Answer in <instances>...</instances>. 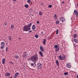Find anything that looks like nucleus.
Returning a JSON list of instances; mask_svg holds the SVG:
<instances>
[{
	"label": "nucleus",
	"mask_w": 78,
	"mask_h": 78,
	"mask_svg": "<svg viewBox=\"0 0 78 78\" xmlns=\"http://www.w3.org/2000/svg\"><path fill=\"white\" fill-rule=\"evenodd\" d=\"M32 24H33V23H31L27 25L24 26L23 29V31H28L30 30H31L30 27H31Z\"/></svg>",
	"instance_id": "obj_1"
},
{
	"label": "nucleus",
	"mask_w": 78,
	"mask_h": 78,
	"mask_svg": "<svg viewBox=\"0 0 78 78\" xmlns=\"http://www.w3.org/2000/svg\"><path fill=\"white\" fill-rule=\"evenodd\" d=\"M30 59H31L33 62H36L37 59H38L37 55L35 54V55H34L30 58Z\"/></svg>",
	"instance_id": "obj_2"
},
{
	"label": "nucleus",
	"mask_w": 78,
	"mask_h": 78,
	"mask_svg": "<svg viewBox=\"0 0 78 78\" xmlns=\"http://www.w3.org/2000/svg\"><path fill=\"white\" fill-rule=\"evenodd\" d=\"M37 69H40L42 68V64L40 62L38 63L37 64Z\"/></svg>",
	"instance_id": "obj_3"
},
{
	"label": "nucleus",
	"mask_w": 78,
	"mask_h": 78,
	"mask_svg": "<svg viewBox=\"0 0 78 78\" xmlns=\"http://www.w3.org/2000/svg\"><path fill=\"white\" fill-rule=\"evenodd\" d=\"M60 20L62 22H64L66 20H65L64 17H61L60 18Z\"/></svg>",
	"instance_id": "obj_4"
},
{
	"label": "nucleus",
	"mask_w": 78,
	"mask_h": 78,
	"mask_svg": "<svg viewBox=\"0 0 78 78\" xmlns=\"http://www.w3.org/2000/svg\"><path fill=\"white\" fill-rule=\"evenodd\" d=\"M74 13L76 15V17H77L78 18V12L76 10V9H75L74 11Z\"/></svg>",
	"instance_id": "obj_5"
},
{
	"label": "nucleus",
	"mask_w": 78,
	"mask_h": 78,
	"mask_svg": "<svg viewBox=\"0 0 78 78\" xmlns=\"http://www.w3.org/2000/svg\"><path fill=\"white\" fill-rule=\"evenodd\" d=\"M1 49H3L4 48V46L5 45V43L3 42H2L1 43Z\"/></svg>",
	"instance_id": "obj_6"
},
{
	"label": "nucleus",
	"mask_w": 78,
	"mask_h": 78,
	"mask_svg": "<svg viewBox=\"0 0 78 78\" xmlns=\"http://www.w3.org/2000/svg\"><path fill=\"white\" fill-rule=\"evenodd\" d=\"M66 66L68 68H70L72 66H71V64L69 63H67L66 64Z\"/></svg>",
	"instance_id": "obj_7"
},
{
	"label": "nucleus",
	"mask_w": 78,
	"mask_h": 78,
	"mask_svg": "<svg viewBox=\"0 0 78 78\" xmlns=\"http://www.w3.org/2000/svg\"><path fill=\"white\" fill-rule=\"evenodd\" d=\"M27 52H24L23 55V57L25 58L26 56H27Z\"/></svg>",
	"instance_id": "obj_8"
},
{
	"label": "nucleus",
	"mask_w": 78,
	"mask_h": 78,
	"mask_svg": "<svg viewBox=\"0 0 78 78\" xmlns=\"http://www.w3.org/2000/svg\"><path fill=\"white\" fill-rule=\"evenodd\" d=\"M58 59L61 60V61H62L63 60V58H62V56L61 55H60L58 57Z\"/></svg>",
	"instance_id": "obj_9"
},
{
	"label": "nucleus",
	"mask_w": 78,
	"mask_h": 78,
	"mask_svg": "<svg viewBox=\"0 0 78 78\" xmlns=\"http://www.w3.org/2000/svg\"><path fill=\"white\" fill-rule=\"evenodd\" d=\"M11 75L10 73H5V76H9V75Z\"/></svg>",
	"instance_id": "obj_10"
},
{
	"label": "nucleus",
	"mask_w": 78,
	"mask_h": 78,
	"mask_svg": "<svg viewBox=\"0 0 78 78\" xmlns=\"http://www.w3.org/2000/svg\"><path fill=\"white\" fill-rule=\"evenodd\" d=\"M46 42V39H43V44L44 45H45V43Z\"/></svg>",
	"instance_id": "obj_11"
},
{
	"label": "nucleus",
	"mask_w": 78,
	"mask_h": 78,
	"mask_svg": "<svg viewBox=\"0 0 78 78\" xmlns=\"http://www.w3.org/2000/svg\"><path fill=\"white\" fill-rule=\"evenodd\" d=\"M2 64H4L5 62V58H3L2 60Z\"/></svg>",
	"instance_id": "obj_12"
},
{
	"label": "nucleus",
	"mask_w": 78,
	"mask_h": 78,
	"mask_svg": "<svg viewBox=\"0 0 78 78\" xmlns=\"http://www.w3.org/2000/svg\"><path fill=\"white\" fill-rule=\"evenodd\" d=\"M35 28H36V25H33L32 26V30H35Z\"/></svg>",
	"instance_id": "obj_13"
},
{
	"label": "nucleus",
	"mask_w": 78,
	"mask_h": 78,
	"mask_svg": "<svg viewBox=\"0 0 78 78\" xmlns=\"http://www.w3.org/2000/svg\"><path fill=\"white\" fill-rule=\"evenodd\" d=\"M24 7H25L26 8H28L29 7V5L28 4H26L24 5Z\"/></svg>",
	"instance_id": "obj_14"
},
{
	"label": "nucleus",
	"mask_w": 78,
	"mask_h": 78,
	"mask_svg": "<svg viewBox=\"0 0 78 78\" xmlns=\"http://www.w3.org/2000/svg\"><path fill=\"white\" fill-rule=\"evenodd\" d=\"M34 3V2L33 1H31L29 3V4L30 5H31L33 3Z\"/></svg>",
	"instance_id": "obj_15"
},
{
	"label": "nucleus",
	"mask_w": 78,
	"mask_h": 78,
	"mask_svg": "<svg viewBox=\"0 0 78 78\" xmlns=\"http://www.w3.org/2000/svg\"><path fill=\"white\" fill-rule=\"evenodd\" d=\"M56 63L57 64V66H59V62L57 60L56 61Z\"/></svg>",
	"instance_id": "obj_16"
},
{
	"label": "nucleus",
	"mask_w": 78,
	"mask_h": 78,
	"mask_svg": "<svg viewBox=\"0 0 78 78\" xmlns=\"http://www.w3.org/2000/svg\"><path fill=\"white\" fill-rule=\"evenodd\" d=\"M73 41L76 43H78V40H77V39H74Z\"/></svg>",
	"instance_id": "obj_17"
},
{
	"label": "nucleus",
	"mask_w": 78,
	"mask_h": 78,
	"mask_svg": "<svg viewBox=\"0 0 78 78\" xmlns=\"http://www.w3.org/2000/svg\"><path fill=\"white\" fill-rule=\"evenodd\" d=\"M55 23L56 24H57V25H59V21L57 20L55 21Z\"/></svg>",
	"instance_id": "obj_18"
},
{
	"label": "nucleus",
	"mask_w": 78,
	"mask_h": 78,
	"mask_svg": "<svg viewBox=\"0 0 78 78\" xmlns=\"http://www.w3.org/2000/svg\"><path fill=\"white\" fill-rule=\"evenodd\" d=\"M39 16H42V12L40 11L39 12Z\"/></svg>",
	"instance_id": "obj_19"
},
{
	"label": "nucleus",
	"mask_w": 78,
	"mask_h": 78,
	"mask_svg": "<svg viewBox=\"0 0 78 78\" xmlns=\"http://www.w3.org/2000/svg\"><path fill=\"white\" fill-rule=\"evenodd\" d=\"M54 17L55 19H57V15H56V14H55L54 15Z\"/></svg>",
	"instance_id": "obj_20"
},
{
	"label": "nucleus",
	"mask_w": 78,
	"mask_h": 78,
	"mask_svg": "<svg viewBox=\"0 0 78 78\" xmlns=\"http://www.w3.org/2000/svg\"><path fill=\"white\" fill-rule=\"evenodd\" d=\"M35 37L36 38H38L39 37V36L37 34H35Z\"/></svg>",
	"instance_id": "obj_21"
},
{
	"label": "nucleus",
	"mask_w": 78,
	"mask_h": 78,
	"mask_svg": "<svg viewBox=\"0 0 78 78\" xmlns=\"http://www.w3.org/2000/svg\"><path fill=\"white\" fill-rule=\"evenodd\" d=\"M77 36H77V34H74V38H76V37H77Z\"/></svg>",
	"instance_id": "obj_22"
},
{
	"label": "nucleus",
	"mask_w": 78,
	"mask_h": 78,
	"mask_svg": "<svg viewBox=\"0 0 78 78\" xmlns=\"http://www.w3.org/2000/svg\"><path fill=\"white\" fill-rule=\"evenodd\" d=\"M54 47L55 48H58V46L57 45H55L54 46Z\"/></svg>",
	"instance_id": "obj_23"
},
{
	"label": "nucleus",
	"mask_w": 78,
	"mask_h": 78,
	"mask_svg": "<svg viewBox=\"0 0 78 78\" xmlns=\"http://www.w3.org/2000/svg\"><path fill=\"white\" fill-rule=\"evenodd\" d=\"M15 58H16V59H18V58H19V56L17 55H15Z\"/></svg>",
	"instance_id": "obj_24"
},
{
	"label": "nucleus",
	"mask_w": 78,
	"mask_h": 78,
	"mask_svg": "<svg viewBox=\"0 0 78 78\" xmlns=\"http://www.w3.org/2000/svg\"><path fill=\"white\" fill-rule=\"evenodd\" d=\"M64 74L65 75H67L68 74H69V73L68 72H66Z\"/></svg>",
	"instance_id": "obj_25"
},
{
	"label": "nucleus",
	"mask_w": 78,
	"mask_h": 78,
	"mask_svg": "<svg viewBox=\"0 0 78 78\" xmlns=\"http://www.w3.org/2000/svg\"><path fill=\"white\" fill-rule=\"evenodd\" d=\"M11 27L12 29H13V28H14V25H11Z\"/></svg>",
	"instance_id": "obj_26"
},
{
	"label": "nucleus",
	"mask_w": 78,
	"mask_h": 78,
	"mask_svg": "<svg viewBox=\"0 0 78 78\" xmlns=\"http://www.w3.org/2000/svg\"><path fill=\"white\" fill-rule=\"evenodd\" d=\"M27 3H29V4L31 2V0H27Z\"/></svg>",
	"instance_id": "obj_27"
},
{
	"label": "nucleus",
	"mask_w": 78,
	"mask_h": 78,
	"mask_svg": "<svg viewBox=\"0 0 78 78\" xmlns=\"http://www.w3.org/2000/svg\"><path fill=\"white\" fill-rule=\"evenodd\" d=\"M19 73H16L15 74V75H16V76H17L18 75H19Z\"/></svg>",
	"instance_id": "obj_28"
},
{
	"label": "nucleus",
	"mask_w": 78,
	"mask_h": 78,
	"mask_svg": "<svg viewBox=\"0 0 78 78\" xmlns=\"http://www.w3.org/2000/svg\"><path fill=\"white\" fill-rule=\"evenodd\" d=\"M9 39L11 41V36H9Z\"/></svg>",
	"instance_id": "obj_29"
},
{
	"label": "nucleus",
	"mask_w": 78,
	"mask_h": 78,
	"mask_svg": "<svg viewBox=\"0 0 78 78\" xmlns=\"http://www.w3.org/2000/svg\"><path fill=\"white\" fill-rule=\"evenodd\" d=\"M52 7V5H49L48 6V8H51Z\"/></svg>",
	"instance_id": "obj_30"
},
{
	"label": "nucleus",
	"mask_w": 78,
	"mask_h": 78,
	"mask_svg": "<svg viewBox=\"0 0 78 78\" xmlns=\"http://www.w3.org/2000/svg\"><path fill=\"white\" fill-rule=\"evenodd\" d=\"M59 31V30H56V34H58V32Z\"/></svg>",
	"instance_id": "obj_31"
},
{
	"label": "nucleus",
	"mask_w": 78,
	"mask_h": 78,
	"mask_svg": "<svg viewBox=\"0 0 78 78\" xmlns=\"http://www.w3.org/2000/svg\"><path fill=\"white\" fill-rule=\"evenodd\" d=\"M40 50L42 52H44L45 51V50H44V49H40Z\"/></svg>",
	"instance_id": "obj_32"
},
{
	"label": "nucleus",
	"mask_w": 78,
	"mask_h": 78,
	"mask_svg": "<svg viewBox=\"0 0 78 78\" xmlns=\"http://www.w3.org/2000/svg\"><path fill=\"white\" fill-rule=\"evenodd\" d=\"M55 52H56V51L57 52H58V51H59V49H55Z\"/></svg>",
	"instance_id": "obj_33"
},
{
	"label": "nucleus",
	"mask_w": 78,
	"mask_h": 78,
	"mask_svg": "<svg viewBox=\"0 0 78 78\" xmlns=\"http://www.w3.org/2000/svg\"><path fill=\"white\" fill-rule=\"evenodd\" d=\"M17 77V75H16V74H15V75H14V78H16Z\"/></svg>",
	"instance_id": "obj_34"
},
{
	"label": "nucleus",
	"mask_w": 78,
	"mask_h": 78,
	"mask_svg": "<svg viewBox=\"0 0 78 78\" xmlns=\"http://www.w3.org/2000/svg\"><path fill=\"white\" fill-rule=\"evenodd\" d=\"M28 33H31V32H32V31L31 30H29V31L28 30Z\"/></svg>",
	"instance_id": "obj_35"
},
{
	"label": "nucleus",
	"mask_w": 78,
	"mask_h": 78,
	"mask_svg": "<svg viewBox=\"0 0 78 78\" xmlns=\"http://www.w3.org/2000/svg\"><path fill=\"white\" fill-rule=\"evenodd\" d=\"M39 54L40 55H42V53L41 52V51H39Z\"/></svg>",
	"instance_id": "obj_36"
},
{
	"label": "nucleus",
	"mask_w": 78,
	"mask_h": 78,
	"mask_svg": "<svg viewBox=\"0 0 78 78\" xmlns=\"http://www.w3.org/2000/svg\"><path fill=\"white\" fill-rule=\"evenodd\" d=\"M31 66H34V64H33V63H31Z\"/></svg>",
	"instance_id": "obj_37"
},
{
	"label": "nucleus",
	"mask_w": 78,
	"mask_h": 78,
	"mask_svg": "<svg viewBox=\"0 0 78 78\" xmlns=\"http://www.w3.org/2000/svg\"><path fill=\"white\" fill-rule=\"evenodd\" d=\"M41 34L42 35H44V32L42 31L41 33Z\"/></svg>",
	"instance_id": "obj_38"
},
{
	"label": "nucleus",
	"mask_w": 78,
	"mask_h": 78,
	"mask_svg": "<svg viewBox=\"0 0 78 78\" xmlns=\"http://www.w3.org/2000/svg\"><path fill=\"white\" fill-rule=\"evenodd\" d=\"M40 49H43V47H42V46H41L40 47Z\"/></svg>",
	"instance_id": "obj_39"
},
{
	"label": "nucleus",
	"mask_w": 78,
	"mask_h": 78,
	"mask_svg": "<svg viewBox=\"0 0 78 78\" xmlns=\"http://www.w3.org/2000/svg\"><path fill=\"white\" fill-rule=\"evenodd\" d=\"M40 55L41 57H44V55L42 54H41Z\"/></svg>",
	"instance_id": "obj_40"
},
{
	"label": "nucleus",
	"mask_w": 78,
	"mask_h": 78,
	"mask_svg": "<svg viewBox=\"0 0 78 78\" xmlns=\"http://www.w3.org/2000/svg\"><path fill=\"white\" fill-rule=\"evenodd\" d=\"M37 24H39V21H37Z\"/></svg>",
	"instance_id": "obj_41"
},
{
	"label": "nucleus",
	"mask_w": 78,
	"mask_h": 78,
	"mask_svg": "<svg viewBox=\"0 0 78 78\" xmlns=\"http://www.w3.org/2000/svg\"><path fill=\"white\" fill-rule=\"evenodd\" d=\"M9 63H10L11 64H13V65H14V64L11 62H9Z\"/></svg>",
	"instance_id": "obj_42"
},
{
	"label": "nucleus",
	"mask_w": 78,
	"mask_h": 78,
	"mask_svg": "<svg viewBox=\"0 0 78 78\" xmlns=\"http://www.w3.org/2000/svg\"><path fill=\"white\" fill-rule=\"evenodd\" d=\"M65 3V2H62V4H64Z\"/></svg>",
	"instance_id": "obj_43"
},
{
	"label": "nucleus",
	"mask_w": 78,
	"mask_h": 78,
	"mask_svg": "<svg viewBox=\"0 0 78 78\" xmlns=\"http://www.w3.org/2000/svg\"><path fill=\"white\" fill-rule=\"evenodd\" d=\"M63 58L64 59H65L66 57L65 56H64L63 57Z\"/></svg>",
	"instance_id": "obj_44"
},
{
	"label": "nucleus",
	"mask_w": 78,
	"mask_h": 78,
	"mask_svg": "<svg viewBox=\"0 0 78 78\" xmlns=\"http://www.w3.org/2000/svg\"><path fill=\"white\" fill-rule=\"evenodd\" d=\"M30 11H32V10H33V9L30 8Z\"/></svg>",
	"instance_id": "obj_45"
},
{
	"label": "nucleus",
	"mask_w": 78,
	"mask_h": 78,
	"mask_svg": "<svg viewBox=\"0 0 78 78\" xmlns=\"http://www.w3.org/2000/svg\"><path fill=\"white\" fill-rule=\"evenodd\" d=\"M36 66V64H34V66Z\"/></svg>",
	"instance_id": "obj_46"
},
{
	"label": "nucleus",
	"mask_w": 78,
	"mask_h": 78,
	"mask_svg": "<svg viewBox=\"0 0 78 78\" xmlns=\"http://www.w3.org/2000/svg\"><path fill=\"white\" fill-rule=\"evenodd\" d=\"M76 78H78V74L77 75Z\"/></svg>",
	"instance_id": "obj_47"
},
{
	"label": "nucleus",
	"mask_w": 78,
	"mask_h": 78,
	"mask_svg": "<svg viewBox=\"0 0 78 78\" xmlns=\"http://www.w3.org/2000/svg\"><path fill=\"white\" fill-rule=\"evenodd\" d=\"M77 6L78 8V3L77 4Z\"/></svg>",
	"instance_id": "obj_48"
},
{
	"label": "nucleus",
	"mask_w": 78,
	"mask_h": 78,
	"mask_svg": "<svg viewBox=\"0 0 78 78\" xmlns=\"http://www.w3.org/2000/svg\"><path fill=\"white\" fill-rule=\"evenodd\" d=\"M74 47H76V45H74Z\"/></svg>",
	"instance_id": "obj_49"
},
{
	"label": "nucleus",
	"mask_w": 78,
	"mask_h": 78,
	"mask_svg": "<svg viewBox=\"0 0 78 78\" xmlns=\"http://www.w3.org/2000/svg\"><path fill=\"white\" fill-rule=\"evenodd\" d=\"M6 51H8V49H6Z\"/></svg>",
	"instance_id": "obj_50"
},
{
	"label": "nucleus",
	"mask_w": 78,
	"mask_h": 78,
	"mask_svg": "<svg viewBox=\"0 0 78 78\" xmlns=\"http://www.w3.org/2000/svg\"><path fill=\"white\" fill-rule=\"evenodd\" d=\"M16 0H13V1H14V2H16Z\"/></svg>",
	"instance_id": "obj_51"
},
{
	"label": "nucleus",
	"mask_w": 78,
	"mask_h": 78,
	"mask_svg": "<svg viewBox=\"0 0 78 78\" xmlns=\"http://www.w3.org/2000/svg\"><path fill=\"white\" fill-rule=\"evenodd\" d=\"M5 26H6V24H5Z\"/></svg>",
	"instance_id": "obj_52"
},
{
	"label": "nucleus",
	"mask_w": 78,
	"mask_h": 78,
	"mask_svg": "<svg viewBox=\"0 0 78 78\" xmlns=\"http://www.w3.org/2000/svg\"><path fill=\"white\" fill-rule=\"evenodd\" d=\"M34 64H36V63H34Z\"/></svg>",
	"instance_id": "obj_53"
},
{
	"label": "nucleus",
	"mask_w": 78,
	"mask_h": 78,
	"mask_svg": "<svg viewBox=\"0 0 78 78\" xmlns=\"http://www.w3.org/2000/svg\"><path fill=\"white\" fill-rule=\"evenodd\" d=\"M9 78H12V77H10Z\"/></svg>",
	"instance_id": "obj_54"
},
{
	"label": "nucleus",
	"mask_w": 78,
	"mask_h": 78,
	"mask_svg": "<svg viewBox=\"0 0 78 78\" xmlns=\"http://www.w3.org/2000/svg\"><path fill=\"white\" fill-rule=\"evenodd\" d=\"M30 59V58H28V60H29V59Z\"/></svg>",
	"instance_id": "obj_55"
},
{
	"label": "nucleus",
	"mask_w": 78,
	"mask_h": 78,
	"mask_svg": "<svg viewBox=\"0 0 78 78\" xmlns=\"http://www.w3.org/2000/svg\"><path fill=\"white\" fill-rule=\"evenodd\" d=\"M20 39V38H19V39Z\"/></svg>",
	"instance_id": "obj_56"
},
{
	"label": "nucleus",
	"mask_w": 78,
	"mask_h": 78,
	"mask_svg": "<svg viewBox=\"0 0 78 78\" xmlns=\"http://www.w3.org/2000/svg\"><path fill=\"white\" fill-rule=\"evenodd\" d=\"M7 48H8L7 47L6 48V49H7Z\"/></svg>",
	"instance_id": "obj_57"
},
{
	"label": "nucleus",
	"mask_w": 78,
	"mask_h": 78,
	"mask_svg": "<svg viewBox=\"0 0 78 78\" xmlns=\"http://www.w3.org/2000/svg\"><path fill=\"white\" fill-rule=\"evenodd\" d=\"M41 5H42V4H41Z\"/></svg>",
	"instance_id": "obj_58"
}]
</instances>
